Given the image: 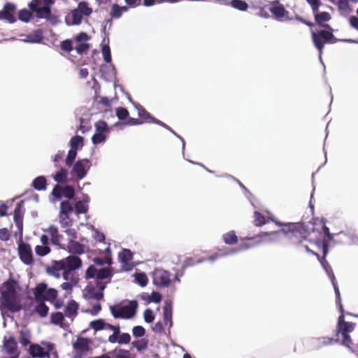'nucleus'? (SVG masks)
<instances>
[{"mask_svg": "<svg viewBox=\"0 0 358 358\" xmlns=\"http://www.w3.org/2000/svg\"><path fill=\"white\" fill-rule=\"evenodd\" d=\"M55 0H32L29 3V8L37 17L45 19L52 24H56L58 18L51 11V6Z\"/></svg>", "mask_w": 358, "mask_h": 358, "instance_id": "f257e3e1", "label": "nucleus"}, {"mask_svg": "<svg viewBox=\"0 0 358 358\" xmlns=\"http://www.w3.org/2000/svg\"><path fill=\"white\" fill-rule=\"evenodd\" d=\"M355 327V323L345 320L344 315L339 316L336 325L338 339H341L342 344L350 350L353 348V343L349 334L354 331Z\"/></svg>", "mask_w": 358, "mask_h": 358, "instance_id": "f03ea898", "label": "nucleus"}, {"mask_svg": "<svg viewBox=\"0 0 358 358\" xmlns=\"http://www.w3.org/2000/svg\"><path fill=\"white\" fill-rule=\"evenodd\" d=\"M28 352L32 358H50L51 355L57 357L55 345L48 341H42L40 344L31 343Z\"/></svg>", "mask_w": 358, "mask_h": 358, "instance_id": "7ed1b4c3", "label": "nucleus"}, {"mask_svg": "<svg viewBox=\"0 0 358 358\" xmlns=\"http://www.w3.org/2000/svg\"><path fill=\"white\" fill-rule=\"evenodd\" d=\"M311 37L313 43L320 55L322 54L325 43L333 44L339 41L334 36L332 30L322 29L317 32L312 31Z\"/></svg>", "mask_w": 358, "mask_h": 358, "instance_id": "20e7f679", "label": "nucleus"}, {"mask_svg": "<svg viewBox=\"0 0 358 358\" xmlns=\"http://www.w3.org/2000/svg\"><path fill=\"white\" fill-rule=\"evenodd\" d=\"M288 228L287 231L284 229L282 230L285 233L287 243L295 248L302 245L307 238L306 231L293 224H290Z\"/></svg>", "mask_w": 358, "mask_h": 358, "instance_id": "39448f33", "label": "nucleus"}, {"mask_svg": "<svg viewBox=\"0 0 358 358\" xmlns=\"http://www.w3.org/2000/svg\"><path fill=\"white\" fill-rule=\"evenodd\" d=\"M137 308L138 302L133 300L125 306L120 304L112 306L110 307V310L112 315L116 319H130L136 315Z\"/></svg>", "mask_w": 358, "mask_h": 358, "instance_id": "423d86ee", "label": "nucleus"}, {"mask_svg": "<svg viewBox=\"0 0 358 358\" xmlns=\"http://www.w3.org/2000/svg\"><path fill=\"white\" fill-rule=\"evenodd\" d=\"M0 310L2 312V316L3 317V312L4 310L9 311L12 313H17L22 310V306L20 304V299L19 294L16 296L11 295H3L1 294L0 296Z\"/></svg>", "mask_w": 358, "mask_h": 358, "instance_id": "0eeeda50", "label": "nucleus"}, {"mask_svg": "<svg viewBox=\"0 0 358 358\" xmlns=\"http://www.w3.org/2000/svg\"><path fill=\"white\" fill-rule=\"evenodd\" d=\"M277 232H265L260 234H258L253 237H245L241 238V243L238 246V248L234 249L236 250L235 252L241 250H245L250 249L251 248L255 247L262 243L267 241V237L270 235L276 234Z\"/></svg>", "mask_w": 358, "mask_h": 358, "instance_id": "6e6552de", "label": "nucleus"}, {"mask_svg": "<svg viewBox=\"0 0 358 358\" xmlns=\"http://www.w3.org/2000/svg\"><path fill=\"white\" fill-rule=\"evenodd\" d=\"M89 15L90 8H88L87 3L81 2L78 4V8L73 10L66 16L65 21L68 25L79 24L83 15Z\"/></svg>", "mask_w": 358, "mask_h": 358, "instance_id": "1a4fd4ad", "label": "nucleus"}, {"mask_svg": "<svg viewBox=\"0 0 358 358\" xmlns=\"http://www.w3.org/2000/svg\"><path fill=\"white\" fill-rule=\"evenodd\" d=\"M92 246L93 248H96V244H93ZM92 254H98L100 255V257H94L92 259V261L96 265L103 266L107 264L110 266L113 263L110 244L107 245L103 249L91 248V255Z\"/></svg>", "mask_w": 358, "mask_h": 358, "instance_id": "9d476101", "label": "nucleus"}, {"mask_svg": "<svg viewBox=\"0 0 358 358\" xmlns=\"http://www.w3.org/2000/svg\"><path fill=\"white\" fill-rule=\"evenodd\" d=\"M95 132L91 137L92 143L95 145L103 143L110 133V127L103 120H99L94 124Z\"/></svg>", "mask_w": 358, "mask_h": 358, "instance_id": "9b49d317", "label": "nucleus"}, {"mask_svg": "<svg viewBox=\"0 0 358 358\" xmlns=\"http://www.w3.org/2000/svg\"><path fill=\"white\" fill-rule=\"evenodd\" d=\"M72 347L74 351L73 358H83L90 352V338L78 336L76 341L73 343Z\"/></svg>", "mask_w": 358, "mask_h": 358, "instance_id": "f8f14e48", "label": "nucleus"}, {"mask_svg": "<svg viewBox=\"0 0 358 358\" xmlns=\"http://www.w3.org/2000/svg\"><path fill=\"white\" fill-rule=\"evenodd\" d=\"M55 265L61 269H67L75 271L82 266V261L75 255H70L65 259L55 261Z\"/></svg>", "mask_w": 358, "mask_h": 358, "instance_id": "ddd939ff", "label": "nucleus"}, {"mask_svg": "<svg viewBox=\"0 0 358 358\" xmlns=\"http://www.w3.org/2000/svg\"><path fill=\"white\" fill-rule=\"evenodd\" d=\"M152 278L153 284L158 287H169L171 283V273L162 268H156Z\"/></svg>", "mask_w": 358, "mask_h": 358, "instance_id": "4468645a", "label": "nucleus"}, {"mask_svg": "<svg viewBox=\"0 0 358 358\" xmlns=\"http://www.w3.org/2000/svg\"><path fill=\"white\" fill-rule=\"evenodd\" d=\"M18 255L20 260L26 265H31L34 263V257L31 245L25 242L18 244Z\"/></svg>", "mask_w": 358, "mask_h": 358, "instance_id": "2eb2a0df", "label": "nucleus"}, {"mask_svg": "<svg viewBox=\"0 0 358 358\" xmlns=\"http://www.w3.org/2000/svg\"><path fill=\"white\" fill-rule=\"evenodd\" d=\"M89 39V36L84 32H81L74 37L73 40V44H75L74 49L78 54L83 55L87 52L90 48L87 43Z\"/></svg>", "mask_w": 358, "mask_h": 358, "instance_id": "dca6fc26", "label": "nucleus"}, {"mask_svg": "<svg viewBox=\"0 0 358 358\" xmlns=\"http://www.w3.org/2000/svg\"><path fill=\"white\" fill-rule=\"evenodd\" d=\"M51 194L57 200H61L62 197L71 199L74 197V189L69 185H66L65 187L62 188L58 185H56Z\"/></svg>", "mask_w": 358, "mask_h": 358, "instance_id": "f3484780", "label": "nucleus"}, {"mask_svg": "<svg viewBox=\"0 0 358 358\" xmlns=\"http://www.w3.org/2000/svg\"><path fill=\"white\" fill-rule=\"evenodd\" d=\"M270 12L273 15L275 19L278 21H282L283 18H285V20H292V18L288 17L289 12L285 8L283 5L279 3L278 2L274 3L270 8Z\"/></svg>", "mask_w": 358, "mask_h": 358, "instance_id": "a211bd4d", "label": "nucleus"}, {"mask_svg": "<svg viewBox=\"0 0 358 358\" xmlns=\"http://www.w3.org/2000/svg\"><path fill=\"white\" fill-rule=\"evenodd\" d=\"M15 9V4L9 2L5 3L3 10H0V20H6L10 23L15 22L14 17Z\"/></svg>", "mask_w": 358, "mask_h": 358, "instance_id": "6ab92c4d", "label": "nucleus"}, {"mask_svg": "<svg viewBox=\"0 0 358 358\" xmlns=\"http://www.w3.org/2000/svg\"><path fill=\"white\" fill-rule=\"evenodd\" d=\"M118 258L122 264V268L124 271H130L133 265L129 262L133 258V253L129 249H123L118 255Z\"/></svg>", "mask_w": 358, "mask_h": 358, "instance_id": "aec40b11", "label": "nucleus"}, {"mask_svg": "<svg viewBox=\"0 0 358 358\" xmlns=\"http://www.w3.org/2000/svg\"><path fill=\"white\" fill-rule=\"evenodd\" d=\"M70 150L66 157H76L78 150H80L83 146V138L80 136H73L70 142Z\"/></svg>", "mask_w": 358, "mask_h": 358, "instance_id": "412c9836", "label": "nucleus"}, {"mask_svg": "<svg viewBox=\"0 0 358 358\" xmlns=\"http://www.w3.org/2000/svg\"><path fill=\"white\" fill-rule=\"evenodd\" d=\"M18 285V282L17 280H14L12 278H9L6 281H5L2 287L3 288V290L1 292V294L3 295H14L16 296L18 294L17 290H16V286Z\"/></svg>", "mask_w": 358, "mask_h": 358, "instance_id": "4be33fe9", "label": "nucleus"}, {"mask_svg": "<svg viewBox=\"0 0 358 358\" xmlns=\"http://www.w3.org/2000/svg\"><path fill=\"white\" fill-rule=\"evenodd\" d=\"M112 276V271L109 268L96 269L91 265V278L104 280Z\"/></svg>", "mask_w": 358, "mask_h": 358, "instance_id": "5701e85b", "label": "nucleus"}, {"mask_svg": "<svg viewBox=\"0 0 358 358\" xmlns=\"http://www.w3.org/2000/svg\"><path fill=\"white\" fill-rule=\"evenodd\" d=\"M315 15V20L316 23L324 28L329 29L330 30H332L331 27L327 24H324V22H328L331 20V15L328 12H320L318 13H313Z\"/></svg>", "mask_w": 358, "mask_h": 358, "instance_id": "b1692460", "label": "nucleus"}, {"mask_svg": "<svg viewBox=\"0 0 358 358\" xmlns=\"http://www.w3.org/2000/svg\"><path fill=\"white\" fill-rule=\"evenodd\" d=\"M163 318L165 326L170 328L172 324V303L171 301H166L163 308Z\"/></svg>", "mask_w": 358, "mask_h": 358, "instance_id": "393cba45", "label": "nucleus"}, {"mask_svg": "<svg viewBox=\"0 0 358 358\" xmlns=\"http://www.w3.org/2000/svg\"><path fill=\"white\" fill-rule=\"evenodd\" d=\"M48 287L45 282H40L36 285L33 292L35 301H45V294H46Z\"/></svg>", "mask_w": 358, "mask_h": 358, "instance_id": "a878e982", "label": "nucleus"}, {"mask_svg": "<svg viewBox=\"0 0 358 358\" xmlns=\"http://www.w3.org/2000/svg\"><path fill=\"white\" fill-rule=\"evenodd\" d=\"M78 303L76 301L70 300L64 308L65 316L69 318L75 317L78 314Z\"/></svg>", "mask_w": 358, "mask_h": 358, "instance_id": "bb28decb", "label": "nucleus"}, {"mask_svg": "<svg viewBox=\"0 0 358 358\" xmlns=\"http://www.w3.org/2000/svg\"><path fill=\"white\" fill-rule=\"evenodd\" d=\"M45 231L50 234L52 243L55 245L59 246L63 236L59 234L58 228L52 224L48 229L45 230Z\"/></svg>", "mask_w": 358, "mask_h": 358, "instance_id": "cd10ccee", "label": "nucleus"}, {"mask_svg": "<svg viewBox=\"0 0 358 358\" xmlns=\"http://www.w3.org/2000/svg\"><path fill=\"white\" fill-rule=\"evenodd\" d=\"M64 316L65 315L59 311L53 313L50 315L51 322L55 325L60 326L63 329H65L66 327H69V324H66L64 323Z\"/></svg>", "mask_w": 358, "mask_h": 358, "instance_id": "c85d7f7f", "label": "nucleus"}, {"mask_svg": "<svg viewBox=\"0 0 358 358\" xmlns=\"http://www.w3.org/2000/svg\"><path fill=\"white\" fill-rule=\"evenodd\" d=\"M34 189L38 191H43L47 187V180L45 176H40L35 178L31 183Z\"/></svg>", "mask_w": 358, "mask_h": 358, "instance_id": "c756f323", "label": "nucleus"}, {"mask_svg": "<svg viewBox=\"0 0 358 358\" xmlns=\"http://www.w3.org/2000/svg\"><path fill=\"white\" fill-rule=\"evenodd\" d=\"M127 10L128 8L126 6H120L118 4L114 3L111 6L110 16L113 19H118L122 15L123 13Z\"/></svg>", "mask_w": 358, "mask_h": 358, "instance_id": "7c9ffc66", "label": "nucleus"}, {"mask_svg": "<svg viewBox=\"0 0 358 358\" xmlns=\"http://www.w3.org/2000/svg\"><path fill=\"white\" fill-rule=\"evenodd\" d=\"M37 304L34 307V311L41 317H45L49 311V308L45 303V301H36Z\"/></svg>", "mask_w": 358, "mask_h": 358, "instance_id": "2f4dec72", "label": "nucleus"}, {"mask_svg": "<svg viewBox=\"0 0 358 358\" xmlns=\"http://www.w3.org/2000/svg\"><path fill=\"white\" fill-rule=\"evenodd\" d=\"M222 239L225 244L229 245H236L238 242V237L234 231H230L223 234Z\"/></svg>", "mask_w": 358, "mask_h": 358, "instance_id": "473e14b6", "label": "nucleus"}, {"mask_svg": "<svg viewBox=\"0 0 358 358\" xmlns=\"http://www.w3.org/2000/svg\"><path fill=\"white\" fill-rule=\"evenodd\" d=\"M24 201L22 200L16 204L13 212L14 220H23L24 214Z\"/></svg>", "mask_w": 358, "mask_h": 358, "instance_id": "72a5a7b5", "label": "nucleus"}, {"mask_svg": "<svg viewBox=\"0 0 358 358\" xmlns=\"http://www.w3.org/2000/svg\"><path fill=\"white\" fill-rule=\"evenodd\" d=\"M235 252H236V250H227L224 248L218 249L215 253H214L213 255L210 256L207 259L210 262H213V261L217 259L218 258L223 257L234 254V253H235Z\"/></svg>", "mask_w": 358, "mask_h": 358, "instance_id": "f704fd0d", "label": "nucleus"}, {"mask_svg": "<svg viewBox=\"0 0 358 358\" xmlns=\"http://www.w3.org/2000/svg\"><path fill=\"white\" fill-rule=\"evenodd\" d=\"M101 52L103 57V59L106 62L109 63L111 62V54H110V49L108 45V39L106 40V38H103L102 43H101Z\"/></svg>", "mask_w": 358, "mask_h": 358, "instance_id": "c9c22d12", "label": "nucleus"}, {"mask_svg": "<svg viewBox=\"0 0 358 358\" xmlns=\"http://www.w3.org/2000/svg\"><path fill=\"white\" fill-rule=\"evenodd\" d=\"M108 324L104 319H98L91 322V329H93L95 331L108 330Z\"/></svg>", "mask_w": 358, "mask_h": 358, "instance_id": "e433bc0d", "label": "nucleus"}, {"mask_svg": "<svg viewBox=\"0 0 358 358\" xmlns=\"http://www.w3.org/2000/svg\"><path fill=\"white\" fill-rule=\"evenodd\" d=\"M98 292H95L94 288L91 287V299H94L97 301H100L103 298V291L104 290L106 285L102 282H97Z\"/></svg>", "mask_w": 358, "mask_h": 358, "instance_id": "4c0bfd02", "label": "nucleus"}, {"mask_svg": "<svg viewBox=\"0 0 358 358\" xmlns=\"http://www.w3.org/2000/svg\"><path fill=\"white\" fill-rule=\"evenodd\" d=\"M74 212L73 204L69 201H62L60 203L59 214H66L69 215L70 213Z\"/></svg>", "mask_w": 358, "mask_h": 358, "instance_id": "58836bf2", "label": "nucleus"}, {"mask_svg": "<svg viewBox=\"0 0 358 358\" xmlns=\"http://www.w3.org/2000/svg\"><path fill=\"white\" fill-rule=\"evenodd\" d=\"M108 330H111V331H113V334L109 336L108 341L110 343H116V338L121 334L120 326L119 325H113V324H108Z\"/></svg>", "mask_w": 358, "mask_h": 358, "instance_id": "ea45409f", "label": "nucleus"}, {"mask_svg": "<svg viewBox=\"0 0 358 358\" xmlns=\"http://www.w3.org/2000/svg\"><path fill=\"white\" fill-rule=\"evenodd\" d=\"M73 174L79 178H83L87 173V171L80 162H77L74 164L73 167Z\"/></svg>", "mask_w": 358, "mask_h": 358, "instance_id": "a19ab883", "label": "nucleus"}, {"mask_svg": "<svg viewBox=\"0 0 358 358\" xmlns=\"http://www.w3.org/2000/svg\"><path fill=\"white\" fill-rule=\"evenodd\" d=\"M132 347L135 348L138 352H141L148 348V341L146 338H141L134 341L131 343Z\"/></svg>", "mask_w": 358, "mask_h": 358, "instance_id": "79ce46f5", "label": "nucleus"}, {"mask_svg": "<svg viewBox=\"0 0 358 358\" xmlns=\"http://www.w3.org/2000/svg\"><path fill=\"white\" fill-rule=\"evenodd\" d=\"M319 261L320 262L321 264L322 265L323 268H324V270L326 271L327 275H329V277L331 279V281H335V276H334V271L331 267V266L329 265V264L328 263V262L326 260V259L324 258V257H321Z\"/></svg>", "mask_w": 358, "mask_h": 358, "instance_id": "37998d69", "label": "nucleus"}, {"mask_svg": "<svg viewBox=\"0 0 358 358\" xmlns=\"http://www.w3.org/2000/svg\"><path fill=\"white\" fill-rule=\"evenodd\" d=\"M229 4L241 11H246L248 8V4L243 0H231Z\"/></svg>", "mask_w": 358, "mask_h": 358, "instance_id": "c03bdc74", "label": "nucleus"}, {"mask_svg": "<svg viewBox=\"0 0 358 358\" xmlns=\"http://www.w3.org/2000/svg\"><path fill=\"white\" fill-rule=\"evenodd\" d=\"M20 337L19 339V342L20 343V344L23 347H27L28 345L29 346V345L31 344L30 343L31 335H30L29 331L21 330L20 331Z\"/></svg>", "mask_w": 358, "mask_h": 358, "instance_id": "a18cd8bd", "label": "nucleus"}, {"mask_svg": "<svg viewBox=\"0 0 358 358\" xmlns=\"http://www.w3.org/2000/svg\"><path fill=\"white\" fill-rule=\"evenodd\" d=\"M91 230L94 231L92 236L94 238V240L99 243H102L103 246L106 247L107 245V243L105 242V235L103 233L99 231L92 225H91ZM108 244L109 243H108Z\"/></svg>", "mask_w": 358, "mask_h": 358, "instance_id": "49530a36", "label": "nucleus"}, {"mask_svg": "<svg viewBox=\"0 0 358 358\" xmlns=\"http://www.w3.org/2000/svg\"><path fill=\"white\" fill-rule=\"evenodd\" d=\"M73 204L74 211L76 214L85 213L87 210V205L82 201H76Z\"/></svg>", "mask_w": 358, "mask_h": 358, "instance_id": "de8ad7c7", "label": "nucleus"}, {"mask_svg": "<svg viewBox=\"0 0 358 358\" xmlns=\"http://www.w3.org/2000/svg\"><path fill=\"white\" fill-rule=\"evenodd\" d=\"M3 348L5 352L9 355L14 356L17 354L16 353V344L14 341L4 342Z\"/></svg>", "mask_w": 358, "mask_h": 358, "instance_id": "09e8293b", "label": "nucleus"}, {"mask_svg": "<svg viewBox=\"0 0 358 358\" xmlns=\"http://www.w3.org/2000/svg\"><path fill=\"white\" fill-rule=\"evenodd\" d=\"M94 104H101L103 107L108 108L110 106V101L106 96H100L97 95L96 90L94 96Z\"/></svg>", "mask_w": 358, "mask_h": 358, "instance_id": "8fccbe9b", "label": "nucleus"}, {"mask_svg": "<svg viewBox=\"0 0 358 358\" xmlns=\"http://www.w3.org/2000/svg\"><path fill=\"white\" fill-rule=\"evenodd\" d=\"M69 251L71 253L81 254L83 253V247L80 243L75 241H70L69 243Z\"/></svg>", "mask_w": 358, "mask_h": 358, "instance_id": "3c124183", "label": "nucleus"}, {"mask_svg": "<svg viewBox=\"0 0 358 358\" xmlns=\"http://www.w3.org/2000/svg\"><path fill=\"white\" fill-rule=\"evenodd\" d=\"M68 176V171L66 169H60L53 176L54 180L57 182L60 183L65 180Z\"/></svg>", "mask_w": 358, "mask_h": 358, "instance_id": "603ef678", "label": "nucleus"}, {"mask_svg": "<svg viewBox=\"0 0 358 358\" xmlns=\"http://www.w3.org/2000/svg\"><path fill=\"white\" fill-rule=\"evenodd\" d=\"M205 260H206L205 259H199L195 260L192 257H187L183 262V264L182 266V269L185 270L187 267L193 266L197 264L204 262Z\"/></svg>", "mask_w": 358, "mask_h": 358, "instance_id": "864d4df0", "label": "nucleus"}, {"mask_svg": "<svg viewBox=\"0 0 358 358\" xmlns=\"http://www.w3.org/2000/svg\"><path fill=\"white\" fill-rule=\"evenodd\" d=\"M60 48L63 51L70 52L74 49L73 41L71 39H66L61 42Z\"/></svg>", "mask_w": 358, "mask_h": 358, "instance_id": "5fc2aeb1", "label": "nucleus"}, {"mask_svg": "<svg viewBox=\"0 0 358 358\" xmlns=\"http://www.w3.org/2000/svg\"><path fill=\"white\" fill-rule=\"evenodd\" d=\"M254 224L257 227H260L266 224L265 217L258 211H255L254 213Z\"/></svg>", "mask_w": 358, "mask_h": 358, "instance_id": "6e6d98bb", "label": "nucleus"}, {"mask_svg": "<svg viewBox=\"0 0 358 358\" xmlns=\"http://www.w3.org/2000/svg\"><path fill=\"white\" fill-rule=\"evenodd\" d=\"M51 250L49 246L36 245L35 252L39 257H44L50 252Z\"/></svg>", "mask_w": 358, "mask_h": 358, "instance_id": "4d7b16f0", "label": "nucleus"}, {"mask_svg": "<svg viewBox=\"0 0 358 358\" xmlns=\"http://www.w3.org/2000/svg\"><path fill=\"white\" fill-rule=\"evenodd\" d=\"M136 282L141 287H145L148 283V277L144 273H136L135 275Z\"/></svg>", "mask_w": 358, "mask_h": 358, "instance_id": "13d9d810", "label": "nucleus"}, {"mask_svg": "<svg viewBox=\"0 0 358 358\" xmlns=\"http://www.w3.org/2000/svg\"><path fill=\"white\" fill-rule=\"evenodd\" d=\"M131 342V336L128 333H121L116 338V343L122 344H129Z\"/></svg>", "mask_w": 358, "mask_h": 358, "instance_id": "bf43d9fd", "label": "nucleus"}, {"mask_svg": "<svg viewBox=\"0 0 358 358\" xmlns=\"http://www.w3.org/2000/svg\"><path fill=\"white\" fill-rule=\"evenodd\" d=\"M336 3L338 6V8L340 10L344 11L345 13H349L351 9L350 7V4L348 0H335Z\"/></svg>", "mask_w": 358, "mask_h": 358, "instance_id": "052dcab7", "label": "nucleus"}, {"mask_svg": "<svg viewBox=\"0 0 358 358\" xmlns=\"http://www.w3.org/2000/svg\"><path fill=\"white\" fill-rule=\"evenodd\" d=\"M59 222L63 228L71 226L72 222L69 218V215L66 214H59Z\"/></svg>", "mask_w": 358, "mask_h": 358, "instance_id": "680f3d73", "label": "nucleus"}, {"mask_svg": "<svg viewBox=\"0 0 358 358\" xmlns=\"http://www.w3.org/2000/svg\"><path fill=\"white\" fill-rule=\"evenodd\" d=\"M116 115L120 120H124L129 116V111L125 108L119 107L116 109Z\"/></svg>", "mask_w": 358, "mask_h": 358, "instance_id": "e2e57ef3", "label": "nucleus"}, {"mask_svg": "<svg viewBox=\"0 0 358 358\" xmlns=\"http://www.w3.org/2000/svg\"><path fill=\"white\" fill-rule=\"evenodd\" d=\"M31 17V13L26 9H23V10H21L19 11L18 18H19V20H20L23 22H29Z\"/></svg>", "mask_w": 358, "mask_h": 358, "instance_id": "0e129e2a", "label": "nucleus"}, {"mask_svg": "<svg viewBox=\"0 0 358 358\" xmlns=\"http://www.w3.org/2000/svg\"><path fill=\"white\" fill-rule=\"evenodd\" d=\"M132 334L134 336L141 338L145 336V329L142 326H135L132 329Z\"/></svg>", "mask_w": 358, "mask_h": 358, "instance_id": "69168bd1", "label": "nucleus"}, {"mask_svg": "<svg viewBox=\"0 0 358 358\" xmlns=\"http://www.w3.org/2000/svg\"><path fill=\"white\" fill-rule=\"evenodd\" d=\"M45 294L47 299L51 302L52 301L57 299L58 292L55 288L48 287Z\"/></svg>", "mask_w": 358, "mask_h": 358, "instance_id": "338daca9", "label": "nucleus"}, {"mask_svg": "<svg viewBox=\"0 0 358 358\" xmlns=\"http://www.w3.org/2000/svg\"><path fill=\"white\" fill-rule=\"evenodd\" d=\"M62 271V269L58 268L57 266L54 264V267H48L47 268V273L56 278H59L61 276L60 271Z\"/></svg>", "mask_w": 358, "mask_h": 358, "instance_id": "774afa93", "label": "nucleus"}]
</instances>
